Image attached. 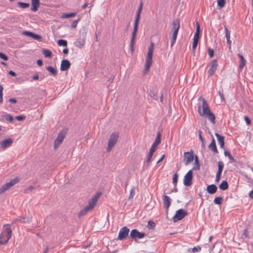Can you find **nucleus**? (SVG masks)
Instances as JSON below:
<instances>
[{"mask_svg": "<svg viewBox=\"0 0 253 253\" xmlns=\"http://www.w3.org/2000/svg\"><path fill=\"white\" fill-rule=\"evenodd\" d=\"M198 112L201 116H206L210 121L211 124H215V117L210 109L209 106L205 98L203 99V105H199Z\"/></svg>", "mask_w": 253, "mask_h": 253, "instance_id": "1", "label": "nucleus"}, {"mask_svg": "<svg viewBox=\"0 0 253 253\" xmlns=\"http://www.w3.org/2000/svg\"><path fill=\"white\" fill-rule=\"evenodd\" d=\"M101 195V193L97 192L95 195L92 197L90 200L88 201V205L84 207L82 210H81L78 213V216L81 217L85 215L88 211L91 210L95 207L97 201Z\"/></svg>", "mask_w": 253, "mask_h": 253, "instance_id": "2", "label": "nucleus"}, {"mask_svg": "<svg viewBox=\"0 0 253 253\" xmlns=\"http://www.w3.org/2000/svg\"><path fill=\"white\" fill-rule=\"evenodd\" d=\"M161 134L160 132L157 133V137L155 139V140L154 142L153 143L152 145L151 146V147L150 149L147 160L146 162L147 163V167L149 166L150 162L151 161L152 157L153 155V154L154 152L155 151V150L157 146L159 145V144L161 143Z\"/></svg>", "mask_w": 253, "mask_h": 253, "instance_id": "3", "label": "nucleus"}, {"mask_svg": "<svg viewBox=\"0 0 253 253\" xmlns=\"http://www.w3.org/2000/svg\"><path fill=\"white\" fill-rule=\"evenodd\" d=\"M154 43L153 42H151L150 43V45L149 46L148 48V51L147 53V57L146 60L145 65V68L144 70L145 71H148L149 70V69L151 66L152 62V56H153V50H154Z\"/></svg>", "mask_w": 253, "mask_h": 253, "instance_id": "4", "label": "nucleus"}, {"mask_svg": "<svg viewBox=\"0 0 253 253\" xmlns=\"http://www.w3.org/2000/svg\"><path fill=\"white\" fill-rule=\"evenodd\" d=\"M118 138L119 133L117 132H113L110 135V138L109 139L108 146L106 149L107 152H110L113 147L115 146V144L118 141Z\"/></svg>", "mask_w": 253, "mask_h": 253, "instance_id": "5", "label": "nucleus"}, {"mask_svg": "<svg viewBox=\"0 0 253 253\" xmlns=\"http://www.w3.org/2000/svg\"><path fill=\"white\" fill-rule=\"evenodd\" d=\"M139 19H135L134 21V25L133 27V30L132 33V36L131 39V41L130 43V50L131 53H132L134 51V41L136 35V33L137 32L138 23H139Z\"/></svg>", "mask_w": 253, "mask_h": 253, "instance_id": "6", "label": "nucleus"}, {"mask_svg": "<svg viewBox=\"0 0 253 253\" xmlns=\"http://www.w3.org/2000/svg\"><path fill=\"white\" fill-rule=\"evenodd\" d=\"M20 181V179L18 177H15L11 179L9 182H7L4 184L0 188V194L5 192L6 190L9 189L11 187L18 183Z\"/></svg>", "mask_w": 253, "mask_h": 253, "instance_id": "7", "label": "nucleus"}, {"mask_svg": "<svg viewBox=\"0 0 253 253\" xmlns=\"http://www.w3.org/2000/svg\"><path fill=\"white\" fill-rule=\"evenodd\" d=\"M188 214L187 211L183 209H179L176 211L175 214L173 217L172 219L174 222H176L181 220Z\"/></svg>", "mask_w": 253, "mask_h": 253, "instance_id": "8", "label": "nucleus"}, {"mask_svg": "<svg viewBox=\"0 0 253 253\" xmlns=\"http://www.w3.org/2000/svg\"><path fill=\"white\" fill-rule=\"evenodd\" d=\"M3 230L6 232L7 239L6 240H0V245H3L7 243L12 235V230L10 228V224H5L3 226Z\"/></svg>", "mask_w": 253, "mask_h": 253, "instance_id": "9", "label": "nucleus"}, {"mask_svg": "<svg viewBox=\"0 0 253 253\" xmlns=\"http://www.w3.org/2000/svg\"><path fill=\"white\" fill-rule=\"evenodd\" d=\"M65 136L66 132L63 130H61L58 133L57 137L54 142L53 147L54 149H56L61 144L65 138Z\"/></svg>", "mask_w": 253, "mask_h": 253, "instance_id": "10", "label": "nucleus"}, {"mask_svg": "<svg viewBox=\"0 0 253 253\" xmlns=\"http://www.w3.org/2000/svg\"><path fill=\"white\" fill-rule=\"evenodd\" d=\"M146 234L144 232H140L137 229H133L130 231V238L136 240V239H142L145 236Z\"/></svg>", "mask_w": 253, "mask_h": 253, "instance_id": "11", "label": "nucleus"}, {"mask_svg": "<svg viewBox=\"0 0 253 253\" xmlns=\"http://www.w3.org/2000/svg\"><path fill=\"white\" fill-rule=\"evenodd\" d=\"M129 229L126 226H124L120 230L118 239L119 240H123L126 239L128 236Z\"/></svg>", "mask_w": 253, "mask_h": 253, "instance_id": "12", "label": "nucleus"}, {"mask_svg": "<svg viewBox=\"0 0 253 253\" xmlns=\"http://www.w3.org/2000/svg\"><path fill=\"white\" fill-rule=\"evenodd\" d=\"M193 172L192 170H189L184 177V184L185 186H189L192 184Z\"/></svg>", "mask_w": 253, "mask_h": 253, "instance_id": "13", "label": "nucleus"}, {"mask_svg": "<svg viewBox=\"0 0 253 253\" xmlns=\"http://www.w3.org/2000/svg\"><path fill=\"white\" fill-rule=\"evenodd\" d=\"M194 152L191 150L190 152L184 153V159L185 165L186 166L193 162L194 159Z\"/></svg>", "mask_w": 253, "mask_h": 253, "instance_id": "14", "label": "nucleus"}, {"mask_svg": "<svg viewBox=\"0 0 253 253\" xmlns=\"http://www.w3.org/2000/svg\"><path fill=\"white\" fill-rule=\"evenodd\" d=\"M217 65V60L216 59H213L211 62V66L208 72L209 76H211L214 74Z\"/></svg>", "mask_w": 253, "mask_h": 253, "instance_id": "15", "label": "nucleus"}, {"mask_svg": "<svg viewBox=\"0 0 253 253\" xmlns=\"http://www.w3.org/2000/svg\"><path fill=\"white\" fill-rule=\"evenodd\" d=\"M163 202L164 208L166 209V213L168 214L169 208L170 205L171 199L169 196L164 195Z\"/></svg>", "mask_w": 253, "mask_h": 253, "instance_id": "16", "label": "nucleus"}, {"mask_svg": "<svg viewBox=\"0 0 253 253\" xmlns=\"http://www.w3.org/2000/svg\"><path fill=\"white\" fill-rule=\"evenodd\" d=\"M13 143V139L11 138H7L4 139L0 142V147L5 149V148L10 146Z\"/></svg>", "mask_w": 253, "mask_h": 253, "instance_id": "17", "label": "nucleus"}, {"mask_svg": "<svg viewBox=\"0 0 253 253\" xmlns=\"http://www.w3.org/2000/svg\"><path fill=\"white\" fill-rule=\"evenodd\" d=\"M85 41V34H83L82 38H80L75 42V45L77 47L81 48L84 45Z\"/></svg>", "mask_w": 253, "mask_h": 253, "instance_id": "18", "label": "nucleus"}, {"mask_svg": "<svg viewBox=\"0 0 253 253\" xmlns=\"http://www.w3.org/2000/svg\"><path fill=\"white\" fill-rule=\"evenodd\" d=\"M71 65L70 62L67 59H64L62 61L60 66V70L64 71L68 70Z\"/></svg>", "mask_w": 253, "mask_h": 253, "instance_id": "19", "label": "nucleus"}, {"mask_svg": "<svg viewBox=\"0 0 253 253\" xmlns=\"http://www.w3.org/2000/svg\"><path fill=\"white\" fill-rule=\"evenodd\" d=\"M172 31L174 33H178L180 28V20L178 18L175 19L172 21Z\"/></svg>", "mask_w": 253, "mask_h": 253, "instance_id": "20", "label": "nucleus"}, {"mask_svg": "<svg viewBox=\"0 0 253 253\" xmlns=\"http://www.w3.org/2000/svg\"><path fill=\"white\" fill-rule=\"evenodd\" d=\"M224 30L225 32V37L227 40V43L228 45L229 46V50H231V41L230 39V31L228 30L227 27L225 25L224 26Z\"/></svg>", "mask_w": 253, "mask_h": 253, "instance_id": "21", "label": "nucleus"}, {"mask_svg": "<svg viewBox=\"0 0 253 253\" xmlns=\"http://www.w3.org/2000/svg\"><path fill=\"white\" fill-rule=\"evenodd\" d=\"M31 2L32 6L31 7V10L33 11H37L40 4V0H31Z\"/></svg>", "mask_w": 253, "mask_h": 253, "instance_id": "22", "label": "nucleus"}, {"mask_svg": "<svg viewBox=\"0 0 253 253\" xmlns=\"http://www.w3.org/2000/svg\"><path fill=\"white\" fill-rule=\"evenodd\" d=\"M217 187L214 184L208 185L207 187V191L211 194H213L217 191Z\"/></svg>", "mask_w": 253, "mask_h": 253, "instance_id": "23", "label": "nucleus"}, {"mask_svg": "<svg viewBox=\"0 0 253 253\" xmlns=\"http://www.w3.org/2000/svg\"><path fill=\"white\" fill-rule=\"evenodd\" d=\"M215 135L216 136L218 142L220 145V148H223L224 146V137L223 136L220 135L217 133H215Z\"/></svg>", "mask_w": 253, "mask_h": 253, "instance_id": "24", "label": "nucleus"}, {"mask_svg": "<svg viewBox=\"0 0 253 253\" xmlns=\"http://www.w3.org/2000/svg\"><path fill=\"white\" fill-rule=\"evenodd\" d=\"M200 24L198 22H196V32L194 34L193 40L198 41L200 38Z\"/></svg>", "mask_w": 253, "mask_h": 253, "instance_id": "25", "label": "nucleus"}, {"mask_svg": "<svg viewBox=\"0 0 253 253\" xmlns=\"http://www.w3.org/2000/svg\"><path fill=\"white\" fill-rule=\"evenodd\" d=\"M208 148L210 150L213 151L215 153H218V151L217 149L215 141L214 138L212 139L211 144L209 145Z\"/></svg>", "mask_w": 253, "mask_h": 253, "instance_id": "26", "label": "nucleus"}, {"mask_svg": "<svg viewBox=\"0 0 253 253\" xmlns=\"http://www.w3.org/2000/svg\"><path fill=\"white\" fill-rule=\"evenodd\" d=\"M238 56L240 58L239 68L240 69H242L246 65V61L242 55L238 54Z\"/></svg>", "mask_w": 253, "mask_h": 253, "instance_id": "27", "label": "nucleus"}, {"mask_svg": "<svg viewBox=\"0 0 253 253\" xmlns=\"http://www.w3.org/2000/svg\"><path fill=\"white\" fill-rule=\"evenodd\" d=\"M47 70L53 76H56L57 75V71L52 66H47L46 67Z\"/></svg>", "mask_w": 253, "mask_h": 253, "instance_id": "28", "label": "nucleus"}, {"mask_svg": "<svg viewBox=\"0 0 253 253\" xmlns=\"http://www.w3.org/2000/svg\"><path fill=\"white\" fill-rule=\"evenodd\" d=\"M219 187L221 190H225L228 188V182L226 180L222 181V182L219 184Z\"/></svg>", "mask_w": 253, "mask_h": 253, "instance_id": "29", "label": "nucleus"}, {"mask_svg": "<svg viewBox=\"0 0 253 253\" xmlns=\"http://www.w3.org/2000/svg\"><path fill=\"white\" fill-rule=\"evenodd\" d=\"M194 163L195 164V166H194L193 168V170H199L200 169V164L199 162L198 158L197 155H195V162Z\"/></svg>", "mask_w": 253, "mask_h": 253, "instance_id": "30", "label": "nucleus"}, {"mask_svg": "<svg viewBox=\"0 0 253 253\" xmlns=\"http://www.w3.org/2000/svg\"><path fill=\"white\" fill-rule=\"evenodd\" d=\"M32 217H19L18 218H16L17 220H19L22 222H28L31 221Z\"/></svg>", "mask_w": 253, "mask_h": 253, "instance_id": "31", "label": "nucleus"}, {"mask_svg": "<svg viewBox=\"0 0 253 253\" xmlns=\"http://www.w3.org/2000/svg\"><path fill=\"white\" fill-rule=\"evenodd\" d=\"M42 53L46 58H50L51 57L52 53L49 50L43 49L42 50Z\"/></svg>", "mask_w": 253, "mask_h": 253, "instance_id": "32", "label": "nucleus"}, {"mask_svg": "<svg viewBox=\"0 0 253 253\" xmlns=\"http://www.w3.org/2000/svg\"><path fill=\"white\" fill-rule=\"evenodd\" d=\"M224 155L226 157H228V158L232 161L234 163L237 162V161L235 159H234L232 156L231 155V153L228 151H224Z\"/></svg>", "mask_w": 253, "mask_h": 253, "instance_id": "33", "label": "nucleus"}, {"mask_svg": "<svg viewBox=\"0 0 253 253\" xmlns=\"http://www.w3.org/2000/svg\"><path fill=\"white\" fill-rule=\"evenodd\" d=\"M177 34L178 33H177L173 32L172 36L171 41H170V47H172V46L173 45V44H174V43L176 41Z\"/></svg>", "mask_w": 253, "mask_h": 253, "instance_id": "34", "label": "nucleus"}, {"mask_svg": "<svg viewBox=\"0 0 253 253\" xmlns=\"http://www.w3.org/2000/svg\"><path fill=\"white\" fill-rule=\"evenodd\" d=\"M156 224L155 223L151 220H149L148 222V224L147 225V227L149 230L154 229L155 227Z\"/></svg>", "mask_w": 253, "mask_h": 253, "instance_id": "35", "label": "nucleus"}, {"mask_svg": "<svg viewBox=\"0 0 253 253\" xmlns=\"http://www.w3.org/2000/svg\"><path fill=\"white\" fill-rule=\"evenodd\" d=\"M224 167V164L222 161L218 162V171L217 172L221 173Z\"/></svg>", "mask_w": 253, "mask_h": 253, "instance_id": "36", "label": "nucleus"}, {"mask_svg": "<svg viewBox=\"0 0 253 253\" xmlns=\"http://www.w3.org/2000/svg\"><path fill=\"white\" fill-rule=\"evenodd\" d=\"M57 43L59 46H63L65 47L67 46V42L65 40H59L57 41Z\"/></svg>", "mask_w": 253, "mask_h": 253, "instance_id": "37", "label": "nucleus"}, {"mask_svg": "<svg viewBox=\"0 0 253 253\" xmlns=\"http://www.w3.org/2000/svg\"><path fill=\"white\" fill-rule=\"evenodd\" d=\"M76 15V13L73 12L70 13H63L62 17L63 18H68L70 17H73Z\"/></svg>", "mask_w": 253, "mask_h": 253, "instance_id": "38", "label": "nucleus"}, {"mask_svg": "<svg viewBox=\"0 0 253 253\" xmlns=\"http://www.w3.org/2000/svg\"><path fill=\"white\" fill-rule=\"evenodd\" d=\"M17 4L22 8H26L29 7V3L23 2H18Z\"/></svg>", "mask_w": 253, "mask_h": 253, "instance_id": "39", "label": "nucleus"}, {"mask_svg": "<svg viewBox=\"0 0 253 253\" xmlns=\"http://www.w3.org/2000/svg\"><path fill=\"white\" fill-rule=\"evenodd\" d=\"M222 200L223 198L222 197H217L214 198L213 201L215 204L220 205L221 204Z\"/></svg>", "mask_w": 253, "mask_h": 253, "instance_id": "40", "label": "nucleus"}, {"mask_svg": "<svg viewBox=\"0 0 253 253\" xmlns=\"http://www.w3.org/2000/svg\"><path fill=\"white\" fill-rule=\"evenodd\" d=\"M226 3L225 0H217V5L220 8H222L224 6Z\"/></svg>", "mask_w": 253, "mask_h": 253, "instance_id": "41", "label": "nucleus"}, {"mask_svg": "<svg viewBox=\"0 0 253 253\" xmlns=\"http://www.w3.org/2000/svg\"><path fill=\"white\" fill-rule=\"evenodd\" d=\"M150 95L151 97H152L154 99L156 100H158L159 97V95H158L157 93H156L155 91H151Z\"/></svg>", "mask_w": 253, "mask_h": 253, "instance_id": "42", "label": "nucleus"}, {"mask_svg": "<svg viewBox=\"0 0 253 253\" xmlns=\"http://www.w3.org/2000/svg\"><path fill=\"white\" fill-rule=\"evenodd\" d=\"M31 37L35 40H40V41L41 40V39H42V38L41 36L37 35L34 33H32V35Z\"/></svg>", "mask_w": 253, "mask_h": 253, "instance_id": "43", "label": "nucleus"}, {"mask_svg": "<svg viewBox=\"0 0 253 253\" xmlns=\"http://www.w3.org/2000/svg\"><path fill=\"white\" fill-rule=\"evenodd\" d=\"M198 41L193 40L192 43V50L193 52L194 53L195 51L196 48L198 45Z\"/></svg>", "mask_w": 253, "mask_h": 253, "instance_id": "44", "label": "nucleus"}, {"mask_svg": "<svg viewBox=\"0 0 253 253\" xmlns=\"http://www.w3.org/2000/svg\"><path fill=\"white\" fill-rule=\"evenodd\" d=\"M134 194H135V190H134V188H133L130 190L129 196L128 197V200L132 199L133 198V196H134Z\"/></svg>", "mask_w": 253, "mask_h": 253, "instance_id": "45", "label": "nucleus"}, {"mask_svg": "<svg viewBox=\"0 0 253 253\" xmlns=\"http://www.w3.org/2000/svg\"><path fill=\"white\" fill-rule=\"evenodd\" d=\"M5 119L8 122H12L13 120V118L10 115H6L4 117Z\"/></svg>", "mask_w": 253, "mask_h": 253, "instance_id": "46", "label": "nucleus"}, {"mask_svg": "<svg viewBox=\"0 0 253 253\" xmlns=\"http://www.w3.org/2000/svg\"><path fill=\"white\" fill-rule=\"evenodd\" d=\"M0 58L4 61H7L8 59V57L2 52H0Z\"/></svg>", "mask_w": 253, "mask_h": 253, "instance_id": "47", "label": "nucleus"}, {"mask_svg": "<svg viewBox=\"0 0 253 253\" xmlns=\"http://www.w3.org/2000/svg\"><path fill=\"white\" fill-rule=\"evenodd\" d=\"M177 179H178V174L176 173H175L174 174L173 179H172L173 183L174 184L176 185L177 184Z\"/></svg>", "mask_w": 253, "mask_h": 253, "instance_id": "48", "label": "nucleus"}, {"mask_svg": "<svg viewBox=\"0 0 253 253\" xmlns=\"http://www.w3.org/2000/svg\"><path fill=\"white\" fill-rule=\"evenodd\" d=\"M208 53L209 56L211 58L213 56L214 51L211 48H208Z\"/></svg>", "mask_w": 253, "mask_h": 253, "instance_id": "49", "label": "nucleus"}, {"mask_svg": "<svg viewBox=\"0 0 253 253\" xmlns=\"http://www.w3.org/2000/svg\"><path fill=\"white\" fill-rule=\"evenodd\" d=\"M32 33L33 32H30V31H24L23 33H22V34L23 35H24L25 36H28V37H32Z\"/></svg>", "mask_w": 253, "mask_h": 253, "instance_id": "50", "label": "nucleus"}, {"mask_svg": "<svg viewBox=\"0 0 253 253\" xmlns=\"http://www.w3.org/2000/svg\"><path fill=\"white\" fill-rule=\"evenodd\" d=\"M2 91L3 87L0 85V103L2 102Z\"/></svg>", "mask_w": 253, "mask_h": 253, "instance_id": "51", "label": "nucleus"}, {"mask_svg": "<svg viewBox=\"0 0 253 253\" xmlns=\"http://www.w3.org/2000/svg\"><path fill=\"white\" fill-rule=\"evenodd\" d=\"M80 20L79 19H78V20H74L72 24H71V27L72 28H75L76 27H77V24H78V21Z\"/></svg>", "mask_w": 253, "mask_h": 253, "instance_id": "52", "label": "nucleus"}, {"mask_svg": "<svg viewBox=\"0 0 253 253\" xmlns=\"http://www.w3.org/2000/svg\"><path fill=\"white\" fill-rule=\"evenodd\" d=\"M218 94H219V95L220 96L221 100L222 101H225V98H224V94H223V91L222 90V91L219 90L218 91Z\"/></svg>", "mask_w": 253, "mask_h": 253, "instance_id": "53", "label": "nucleus"}, {"mask_svg": "<svg viewBox=\"0 0 253 253\" xmlns=\"http://www.w3.org/2000/svg\"><path fill=\"white\" fill-rule=\"evenodd\" d=\"M15 118L17 120L21 121L24 120L25 119V117L24 116H17Z\"/></svg>", "mask_w": 253, "mask_h": 253, "instance_id": "54", "label": "nucleus"}, {"mask_svg": "<svg viewBox=\"0 0 253 253\" xmlns=\"http://www.w3.org/2000/svg\"><path fill=\"white\" fill-rule=\"evenodd\" d=\"M244 119H245V121L246 124L248 125H250L251 124V121L250 119L247 116H245Z\"/></svg>", "mask_w": 253, "mask_h": 253, "instance_id": "55", "label": "nucleus"}, {"mask_svg": "<svg viewBox=\"0 0 253 253\" xmlns=\"http://www.w3.org/2000/svg\"><path fill=\"white\" fill-rule=\"evenodd\" d=\"M221 174V173H218V172L216 173V175L215 180L216 182H217L219 181Z\"/></svg>", "mask_w": 253, "mask_h": 253, "instance_id": "56", "label": "nucleus"}, {"mask_svg": "<svg viewBox=\"0 0 253 253\" xmlns=\"http://www.w3.org/2000/svg\"><path fill=\"white\" fill-rule=\"evenodd\" d=\"M198 132V135L200 140H201V141H204V138L202 136V131L201 130H199Z\"/></svg>", "mask_w": 253, "mask_h": 253, "instance_id": "57", "label": "nucleus"}, {"mask_svg": "<svg viewBox=\"0 0 253 253\" xmlns=\"http://www.w3.org/2000/svg\"><path fill=\"white\" fill-rule=\"evenodd\" d=\"M201 247L199 246H197L196 247H194L192 249V251L193 252H199L201 251Z\"/></svg>", "mask_w": 253, "mask_h": 253, "instance_id": "58", "label": "nucleus"}, {"mask_svg": "<svg viewBox=\"0 0 253 253\" xmlns=\"http://www.w3.org/2000/svg\"><path fill=\"white\" fill-rule=\"evenodd\" d=\"M34 189V187L32 185H31L29 187H28L26 189L25 191H31Z\"/></svg>", "mask_w": 253, "mask_h": 253, "instance_id": "59", "label": "nucleus"}, {"mask_svg": "<svg viewBox=\"0 0 253 253\" xmlns=\"http://www.w3.org/2000/svg\"><path fill=\"white\" fill-rule=\"evenodd\" d=\"M142 5H143V3L141 2L140 3V6L137 10V13H141L142 9Z\"/></svg>", "mask_w": 253, "mask_h": 253, "instance_id": "60", "label": "nucleus"}, {"mask_svg": "<svg viewBox=\"0 0 253 253\" xmlns=\"http://www.w3.org/2000/svg\"><path fill=\"white\" fill-rule=\"evenodd\" d=\"M37 63L39 66H42L43 64L42 61L41 59H38L37 61Z\"/></svg>", "mask_w": 253, "mask_h": 253, "instance_id": "61", "label": "nucleus"}, {"mask_svg": "<svg viewBox=\"0 0 253 253\" xmlns=\"http://www.w3.org/2000/svg\"><path fill=\"white\" fill-rule=\"evenodd\" d=\"M8 74H9L10 76H12V77H15V76H16V73H15L14 71H12V70H10V71L8 72Z\"/></svg>", "mask_w": 253, "mask_h": 253, "instance_id": "62", "label": "nucleus"}, {"mask_svg": "<svg viewBox=\"0 0 253 253\" xmlns=\"http://www.w3.org/2000/svg\"><path fill=\"white\" fill-rule=\"evenodd\" d=\"M8 101L9 102H11L12 103H16L17 102L16 99L14 98L9 99Z\"/></svg>", "mask_w": 253, "mask_h": 253, "instance_id": "63", "label": "nucleus"}, {"mask_svg": "<svg viewBox=\"0 0 253 253\" xmlns=\"http://www.w3.org/2000/svg\"><path fill=\"white\" fill-rule=\"evenodd\" d=\"M39 76L38 74H35L34 76H33V79L34 80H39Z\"/></svg>", "mask_w": 253, "mask_h": 253, "instance_id": "64", "label": "nucleus"}]
</instances>
